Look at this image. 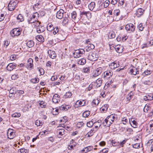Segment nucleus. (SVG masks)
<instances>
[{
  "instance_id": "nucleus-1",
  "label": "nucleus",
  "mask_w": 153,
  "mask_h": 153,
  "mask_svg": "<svg viewBox=\"0 0 153 153\" xmlns=\"http://www.w3.org/2000/svg\"><path fill=\"white\" fill-rule=\"evenodd\" d=\"M98 57L99 55L97 51H94L90 53L88 56V59L92 61L97 60Z\"/></svg>"
},
{
  "instance_id": "nucleus-2",
  "label": "nucleus",
  "mask_w": 153,
  "mask_h": 153,
  "mask_svg": "<svg viewBox=\"0 0 153 153\" xmlns=\"http://www.w3.org/2000/svg\"><path fill=\"white\" fill-rule=\"evenodd\" d=\"M17 2L16 1L14 0L11 1L9 3L8 5V10L10 11L14 10L17 6Z\"/></svg>"
},
{
  "instance_id": "nucleus-3",
  "label": "nucleus",
  "mask_w": 153,
  "mask_h": 153,
  "mask_svg": "<svg viewBox=\"0 0 153 153\" xmlns=\"http://www.w3.org/2000/svg\"><path fill=\"white\" fill-rule=\"evenodd\" d=\"M85 53V51L82 49L76 50L73 53L74 57L76 58H79L81 56Z\"/></svg>"
},
{
  "instance_id": "nucleus-4",
  "label": "nucleus",
  "mask_w": 153,
  "mask_h": 153,
  "mask_svg": "<svg viewBox=\"0 0 153 153\" xmlns=\"http://www.w3.org/2000/svg\"><path fill=\"white\" fill-rule=\"evenodd\" d=\"M21 32V30L19 28H15L11 30L10 34L12 36L14 37L15 36H19Z\"/></svg>"
},
{
  "instance_id": "nucleus-5",
  "label": "nucleus",
  "mask_w": 153,
  "mask_h": 153,
  "mask_svg": "<svg viewBox=\"0 0 153 153\" xmlns=\"http://www.w3.org/2000/svg\"><path fill=\"white\" fill-rule=\"evenodd\" d=\"M135 26L131 23L127 24L125 27L126 30L129 33L133 32L135 30Z\"/></svg>"
},
{
  "instance_id": "nucleus-6",
  "label": "nucleus",
  "mask_w": 153,
  "mask_h": 153,
  "mask_svg": "<svg viewBox=\"0 0 153 153\" xmlns=\"http://www.w3.org/2000/svg\"><path fill=\"white\" fill-rule=\"evenodd\" d=\"M40 22L39 23L38 25H33L37 26V31L38 33H40L43 32L45 29V27L43 26H40Z\"/></svg>"
},
{
  "instance_id": "nucleus-7",
  "label": "nucleus",
  "mask_w": 153,
  "mask_h": 153,
  "mask_svg": "<svg viewBox=\"0 0 153 153\" xmlns=\"http://www.w3.org/2000/svg\"><path fill=\"white\" fill-rule=\"evenodd\" d=\"M14 130L11 129H9L7 132V136L8 138L10 139H13L15 136V133Z\"/></svg>"
},
{
  "instance_id": "nucleus-8",
  "label": "nucleus",
  "mask_w": 153,
  "mask_h": 153,
  "mask_svg": "<svg viewBox=\"0 0 153 153\" xmlns=\"http://www.w3.org/2000/svg\"><path fill=\"white\" fill-rule=\"evenodd\" d=\"M113 73L112 71L110 70H107L104 72V77L106 79H108L111 77Z\"/></svg>"
},
{
  "instance_id": "nucleus-9",
  "label": "nucleus",
  "mask_w": 153,
  "mask_h": 153,
  "mask_svg": "<svg viewBox=\"0 0 153 153\" xmlns=\"http://www.w3.org/2000/svg\"><path fill=\"white\" fill-rule=\"evenodd\" d=\"M86 101L85 100H77L76 103V105L77 107L82 106L86 105Z\"/></svg>"
},
{
  "instance_id": "nucleus-10",
  "label": "nucleus",
  "mask_w": 153,
  "mask_h": 153,
  "mask_svg": "<svg viewBox=\"0 0 153 153\" xmlns=\"http://www.w3.org/2000/svg\"><path fill=\"white\" fill-rule=\"evenodd\" d=\"M64 11L62 9H60L58 11L56 14V17L59 19H62L63 16Z\"/></svg>"
},
{
  "instance_id": "nucleus-11",
  "label": "nucleus",
  "mask_w": 153,
  "mask_h": 153,
  "mask_svg": "<svg viewBox=\"0 0 153 153\" xmlns=\"http://www.w3.org/2000/svg\"><path fill=\"white\" fill-rule=\"evenodd\" d=\"M16 66L17 65L16 63H10L7 65V70L11 71L14 69Z\"/></svg>"
},
{
  "instance_id": "nucleus-12",
  "label": "nucleus",
  "mask_w": 153,
  "mask_h": 153,
  "mask_svg": "<svg viewBox=\"0 0 153 153\" xmlns=\"http://www.w3.org/2000/svg\"><path fill=\"white\" fill-rule=\"evenodd\" d=\"M48 53L49 57L51 59H55L57 56L56 53L54 51L49 50L48 51Z\"/></svg>"
},
{
  "instance_id": "nucleus-13",
  "label": "nucleus",
  "mask_w": 153,
  "mask_h": 153,
  "mask_svg": "<svg viewBox=\"0 0 153 153\" xmlns=\"http://www.w3.org/2000/svg\"><path fill=\"white\" fill-rule=\"evenodd\" d=\"M102 68L101 67H99L97 68L93 75V76L96 77L100 75L102 72Z\"/></svg>"
},
{
  "instance_id": "nucleus-14",
  "label": "nucleus",
  "mask_w": 153,
  "mask_h": 153,
  "mask_svg": "<svg viewBox=\"0 0 153 153\" xmlns=\"http://www.w3.org/2000/svg\"><path fill=\"white\" fill-rule=\"evenodd\" d=\"M112 123L111 121L109 120L107 118H106L103 121L102 125L103 126L106 127H109Z\"/></svg>"
},
{
  "instance_id": "nucleus-15",
  "label": "nucleus",
  "mask_w": 153,
  "mask_h": 153,
  "mask_svg": "<svg viewBox=\"0 0 153 153\" xmlns=\"http://www.w3.org/2000/svg\"><path fill=\"white\" fill-rule=\"evenodd\" d=\"M90 42V41H86V42L88 45L86 47L87 48L86 49V50L87 51H90L91 50L94 49V45L92 44L89 43Z\"/></svg>"
},
{
  "instance_id": "nucleus-16",
  "label": "nucleus",
  "mask_w": 153,
  "mask_h": 153,
  "mask_svg": "<svg viewBox=\"0 0 153 153\" xmlns=\"http://www.w3.org/2000/svg\"><path fill=\"white\" fill-rule=\"evenodd\" d=\"M144 12V10L141 8H139L137 9L136 13V14L137 17H140L142 15Z\"/></svg>"
},
{
  "instance_id": "nucleus-17",
  "label": "nucleus",
  "mask_w": 153,
  "mask_h": 153,
  "mask_svg": "<svg viewBox=\"0 0 153 153\" xmlns=\"http://www.w3.org/2000/svg\"><path fill=\"white\" fill-rule=\"evenodd\" d=\"M60 99L59 96L58 94H55L53 97V102L55 103H58L60 101Z\"/></svg>"
},
{
  "instance_id": "nucleus-18",
  "label": "nucleus",
  "mask_w": 153,
  "mask_h": 153,
  "mask_svg": "<svg viewBox=\"0 0 153 153\" xmlns=\"http://www.w3.org/2000/svg\"><path fill=\"white\" fill-rule=\"evenodd\" d=\"M131 75H136L139 73V71L135 68L134 67L133 68H131L129 72Z\"/></svg>"
},
{
  "instance_id": "nucleus-19",
  "label": "nucleus",
  "mask_w": 153,
  "mask_h": 153,
  "mask_svg": "<svg viewBox=\"0 0 153 153\" xmlns=\"http://www.w3.org/2000/svg\"><path fill=\"white\" fill-rule=\"evenodd\" d=\"M70 108H71V107L69 105H61V106H59V110L60 111H66L68 110Z\"/></svg>"
},
{
  "instance_id": "nucleus-20",
  "label": "nucleus",
  "mask_w": 153,
  "mask_h": 153,
  "mask_svg": "<svg viewBox=\"0 0 153 153\" xmlns=\"http://www.w3.org/2000/svg\"><path fill=\"white\" fill-rule=\"evenodd\" d=\"M115 49L116 52L119 53H121L123 51V47L120 45H117Z\"/></svg>"
},
{
  "instance_id": "nucleus-21",
  "label": "nucleus",
  "mask_w": 153,
  "mask_h": 153,
  "mask_svg": "<svg viewBox=\"0 0 153 153\" xmlns=\"http://www.w3.org/2000/svg\"><path fill=\"white\" fill-rule=\"evenodd\" d=\"M20 72L19 70H16V72L15 74L12 75L11 77V79L12 80H15L17 79L19 77L18 74Z\"/></svg>"
},
{
  "instance_id": "nucleus-22",
  "label": "nucleus",
  "mask_w": 153,
  "mask_h": 153,
  "mask_svg": "<svg viewBox=\"0 0 153 153\" xmlns=\"http://www.w3.org/2000/svg\"><path fill=\"white\" fill-rule=\"evenodd\" d=\"M93 149V147L91 146H88L85 148L81 151L82 153H86L87 152Z\"/></svg>"
},
{
  "instance_id": "nucleus-23",
  "label": "nucleus",
  "mask_w": 153,
  "mask_h": 153,
  "mask_svg": "<svg viewBox=\"0 0 153 153\" xmlns=\"http://www.w3.org/2000/svg\"><path fill=\"white\" fill-rule=\"evenodd\" d=\"M133 94L132 91L129 93L127 95L126 99L127 100V103H128L129 101L132 99L133 95Z\"/></svg>"
},
{
  "instance_id": "nucleus-24",
  "label": "nucleus",
  "mask_w": 153,
  "mask_h": 153,
  "mask_svg": "<svg viewBox=\"0 0 153 153\" xmlns=\"http://www.w3.org/2000/svg\"><path fill=\"white\" fill-rule=\"evenodd\" d=\"M33 59H32L30 58L28 59L27 61V66L28 68H31L33 67Z\"/></svg>"
},
{
  "instance_id": "nucleus-25",
  "label": "nucleus",
  "mask_w": 153,
  "mask_h": 153,
  "mask_svg": "<svg viewBox=\"0 0 153 153\" xmlns=\"http://www.w3.org/2000/svg\"><path fill=\"white\" fill-rule=\"evenodd\" d=\"M102 80L100 78L97 79L95 83L96 87L97 88L100 87L102 84Z\"/></svg>"
},
{
  "instance_id": "nucleus-26",
  "label": "nucleus",
  "mask_w": 153,
  "mask_h": 153,
  "mask_svg": "<svg viewBox=\"0 0 153 153\" xmlns=\"http://www.w3.org/2000/svg\"><path fill=\"white\" fill-rule=\"evenodd\" d=\"M27 21L29 24H31L32 23H35L36 22L35 25H38V23L39 22V21L36 20L35 19H33L32 18L30 17V18L27 19Z\"/></svg>"
},
{
  "instance_id": "nucleus-27",
  "label": "nucleus",
  "mask_w": 153,
  "mask_h": 153,
  "mask_svg": "<svg viewBox=\"0 0 153 153\" xmlns=\"http://www.w3.org/2000/svg\"><path fill=\"white\" fill-rule=\"evenodd\" d=\"M119 64H117L115 62H113L109 65V66L110 67L111 69H114L115 68L118 67Z\"/></svg>"
},
{
  "instance_id": "nucleus-28",
  "label": "nucleus",
  "mask_w": 153,
  "mask_h": 153,
  "mask_svg": "<svg viewBox=\"0 0 153 153\" xmlns=\"http://www.w3.org/2000/svg\"><path fill=\"white\" fill-rule=\"evenodd\" d=\"M129 122L131 123V122L132 123V125L133 126L132 127L134 128H136L137 127V123L136 121H135L133 119V118H131V120H129ZM131 125L132 126V124H131Z\"/></svg>"
},
{
  "instance_id": "nucleus-29",
  "label": "nucleus",
  "mask_w": 153,
  "mask_h": 153,
  "mask_svg": "<svg viewBox=\"0 0 153 153\" xmlns=\"http://www.w3.org/2000/svg\"><path fill=\"white\" fill-rule=\"evenodd\" d=\"M95 6V3L94 2H91L88 5L89 9L91 10H93Z\"/></svg>"
},
{
  "instance_id": "nucleus-30",
  "label": "nucleus",
  "mask_w": 153,
  "mask_h": 153,
  "mask_svg": "<svg viewBox=\"0 0 153 153\" xmlns=\"http://www.w3.org/2000/svg\"><path fill=\"white\" fill-rule=\"evenodd\" d=\"M115 114H111L110 115L108 116L107 117V118L109 120L111 121L112 123H113L114 121V120L115 119Z\"/></svg>"
},
{
  "instance_id": "nucleus-31",
  "label": "nucleus",
  "mask_w": 153,
  "mask_h": 153,
  "mask_svg": "<svg viewBox=\"0 0 153 153\" xmlns=\"http://www.w3.org/2000/svg\"><path fill=\"white\" fill-rule=\"evenodd\" d=\"M84 15H85L87 16H88V15H89V16H90L91 15V13L88 12H80V16L81 18L82 17V16Z\"/></svg>"
},
{
  "instance_id": "nucleus-32",
  "label": "nucleus",
  "mask_w": 153,
  "mask_h": 153,
  "mask_svg": "<svg viewBox=\"0 0 153 153\" xmlns=\"http://www.w3.org/2000/svg\"><path fill=\"white\" fill-rule=\"evenodd\" d=\"M86 62V59L83 58H82L79 59L78 62V64H79L82 65L85 64Z\"/></svg>"
},
{
  "instance_id": "nucleus-33",
  "label": "nucleus",
  "mask_w": 153,
  "mask_h": 153,
  "mask_svg": "<svg viewBox=\"0 0 153 153\" xmlns=\"http://www.w3.org/2000/svg\"><path fill=\"white\" fill-rule=\"evenodd\" d=\"M54 29V27L51 24H48L47 27V30L49 31H52Z\"/></svg>"
},
{
  "instance_id": "nucleus-34",
  "label": "nucleus",
  "mask_w": 153,
  "mask_h": 153,
  "mask_svg": "<svg viewBox=\"0 0 153 153\" xmlns=\"http://www.w3.org/2000/svg\"><path fill=\"white\" fill-rule=\"evenodd\" d=\"M34 45V42L31 40L28 41L27 43V46L29 48L32 47Z\"/></svg>"
},
{
  "instance_id": "nucleus-35",
  "label": "nucleus",
  "mask_w": 153,
  "mask_h": 153,
  "mask_svg": "<svg viewBox=\"0 0 153 153\" xmlns=\"http://www.w3.org/2000/svg\"><path fill=\"white\" fill-rule=\"evenodd\" d=\"M36 39L39 42H43L44 41V39L43 36L41 35L37 36Z\"/></svg>"
},
{
  "instance_id": "nucleus-36",
  "label": "nucleus",
  "mask_w": 153,
  "mask_h": 153,
  "mask_svg": "<svg viewBox=\"0 0 153 153\" xmlns=\"http://www.w3.org/2000/svg\"><path fill=\"white\" fill-rule=\"evenodd\" d=\"M39 14L37 12L33 13V14L31 17L33 19H35L37 20L38 18L39 17Z\"/></svg>"
},
{
  "instance_id": "nucleus-37",
  "label": "nucleus",
  "mask_w": 153,
  "mask_h": 153,
  "mask_svg": "<svg viewBox=\"0 0 153 153\" xmlns=\"http://www.w3.org/2000/svg\"><path fill=\"white\" fill-rule=\"evenodd\" d=\"M120 13V10L118 9L114 10L113 12V17L114 18L118 16L119 15Z\"/></svg>"
},
{
  "instance_id": "nucleus-38",
  "label": "nucleus",
  "mask_w": 153,
  "mask_h": 153,
  "mask_svg": "<svg viewBox=\"0 0 153 153\" xmlns=\"http://www.w3.org/2000/svg\"><path fill=\"white\" fill-rule=\"evenodd\" d=\"M90 113L89 111H86L83 113L82 114V117H87L89 116Z\"/></svg>"
},
{
  "instance_id": "nucleus-39",
  "label": "nucleus",
  "mask_w": 153,
  "mask_h": 153,
  "mask_svg": "<svg viewBox=\"0 0 153 153\" xmlns=\"http://www.w3.org/2000/svg\"><path fill=\"white\" fill-rule=\"evenodd\" d=\"M17 19L19 22H22L24 21V19L22 15L21 14H19L17 17Z\"/></svg>"
},
{
  "instance_id": "nucleus-40",
  "label": "nucleus",
  "mask_w": 153,
  "mask_h": 153,
  "mask_svg": "<svg viewBox=\"0 0 153 153\" xmlns=\"http://www.w3.org/2000/svg\"><path fill=\"white\" fill-rule=\"evenodd\" d=\"M39 105L42 108H45L46 105V103L43 101H41L39 102Z\"/></svg>"
},
{
  "instance_id": "nucleus-41",
  "label": "nucleus",
  "mask_w": 153,
  "mask_h": 153,
  "mask_svg": "<svg viewBox=\"0 0 153 153\" xmlns=\"http://www.w3.org/2000/svg\"><path fill=\"white\" fill-rule=\"evenodd\" d=\"M72 95V94L71 93V92L68 91L65 93V94L64 96V97L65 98H70L71 97Z\"/></svg>"
},
{
  "instance_id": "nucleus-42",
  "label": "nucleus",
  "mask_w": 153,
  "mask_h": 153,
  "mask_svg": "<svg viewBox=\"0 0 153 153\" xmlns=\"http://www.w3.org/2000/svg\"><path fill=\"white\" fill-rule=\"evenodd\" d=\"M71 17L72 19L75 20L76 19L77 16V13L75 11H73L71 13Z\"/></svg>"
},
{
  "instance_id": "nucleus-43",
  "label": "nucleus",
  "mask_w": 153,
  "mask_h": 153,
  "mask_svg": "<svg viewBox=\"0 0 153 153\" xmlns=\"http://www.w3.org/2000/svg\"><path fill=\"white\" fill-rule=\"evenodd\" d=\"M111 143V144L113 146H118L119 145V142H117L115 141L114 140H112Z\"/></svg>"
},
{
  "instance_id": "nucleus-44",
  "label": "nucleus",
  "mask_w": 153,
  "mask_h": 153,
  "mask_svg": "<svg viewBox=\"0 0 153 153\" xmlns=\"http://www.w3.org/2000/svg\"><path fill=\"white\" fill-rule=\"evenodd\" d=\"M94 131V129H91V130L88 133L86 134V136H87V137H89L93 135L94 134V132H93Z\"/></svg>"
},
{
  "instance_id": "nucleus-45",
  "label": "nucleus",
  "mask_w": 153,
  "mask_h": 153,
  "mask_svg": "<svg viewBox=\"0 0 153 153\" xmlns=\"http://www.w3.org/2000/svg\"><path fill=\"white\" fill-rule=\"evenodd\" d=\"M5 16L4 13H3L2 12L0 13V22L3 21Z\"/></svg>"
},
{
  "instance_id": "nucleus-46",
  "label": "nucleus",
  "mask_w": 153,
  "mask_h": 153,
  "mask_svg": "<svg viewBox=\"0 0 153 153\" xmlns=\"http://www.w3.org/2000/svg\"><path fill=\"white\" fill-rule=\"evenodd\" d=\"M110 3V1L109 0H106L104 3V7L105 8L107 7Z\"/></svg>"
},
{
  "instance_id": "nucleus-47",
  "label": "nucleus",
  "mask_w": 153,
  "mask_h": 153,
  "mask_svg": "<svg viewBox=\"0 0 153 153\" xmlns=\"http://www.w3.org/2000/svg\"><path fill=\"white\" fill-rule=\"evenodd\" d=\"M108 107V105H104L101 108L102 111H106L107 110Z\"/></svg>"
},
{
  "instance_id": "nucleus-48",
  "label": "nucleus",
  "mask_w": 153,
  "mask_h": 153,
  "mask_svg": "<svg viewBox=\"0 0 153 153\" xmlns=\"http://www.w3.org/2000/svg\"><path fill=\"white\" fill-rule=\"evenodd\" d=\"M68 19L67 18L65 17L62 23L63 25H66L68 24Z\"/></svg>"
},
{
  "instance_id": "nucleus-49",
  "label": "nucleus",
  "mask_w": 153,
  "mask_h": 153,
  "mask_svg": "<svg viewBox=\"0 0 153 153\" xmlns=\"http://www.w3.org/2000/svg\"><path fill=\"white\" fill-rule=\"evenodd\" d=\"M30 82L33 83H37L39 81V79L38 78L33 79L30 80Z\"/></svg>"
},
{
  "instance_id": "nucleus-50",
  "label": "nucleus",
  "mask_w": 153,
  "mask_h": 153,
  "mask_svg": "<svg viewBox=\"0 0 153 153\" xmlns=\"http://www.w3.org/2000/svg\"><path fill=\"white\" fill-rule=\"evenodd\" d=\"M90 68H83L82 71L85 73H88L90 72Z\"/></svg>"
},
{
  "instance_id": "nucleus-51",
  "label": "nucleus",
  "mask_w": 153,
  "mask_h": 153,
  "mask_svg": "<svg viewBox=\"0 0 153 153\" xmlns=\"http://www.w3.org/2000/svg\"><path fill=\"white\" fill-rule=\"evenodd\" d=\"M58 131L59 134V135H62L65 134V130L63 129H60Z\"/></svg>"
},
{
  "instance_id": "nucleus-52",
  "label": "nucleus",
  "mask_w": 153,
  "mask_h": 153,
  "mask_svg": "<svg viewBox=\"0 0 153 153\" xmlns=\"http://www.w3.org/2000/svg\"><path fill=\"white\" fill-rule=\"evenodd\" d=\"M94 124V123H93V121H90L87 123V126L88 127H91L93 126Z\"/></svg>"
},
{
  "instance_id": "nucleus-53",
  "label": "nucleus",
  "mask_w": 153,
  "mask_h": 153,
  "mask_svg": "<svg viewBox=\"0 0 153 153\" xmlns=\"http://www.w3.org/2000/svg\"><path fill=\"white\" fill-rule=\"evenodd\" d=\"M53 34L54 35H55L58 32L59 29L57 27H55L53 29Z\"/></svg>"
},
{
  "instance_id": "nucleus-54",
  "label": "nucleus",
  "mask_w": 153,
  "mask_h": 153,
  "mask_svg": "<svg viewBox=\"0 0 153 153\" xmlns=\"http://www.w3.org/2000/svg\"><path fill=\"white\" fill-rule=\"evenodd\" d=\"M147 98H148V101L151 100H153V95L151 94L150 95H147Z\"/></svg>"
},
{
  "instance_id": "nucleus-55",
  "label": "nucleus",
  "mask_w": 153,
  "mask_h": 153,
  "mask_svg": "<svg viewBox=\"0 0 153 153\" xmlns=\"http://www.w3.org/2000/svg\"><path fill=\"white\" fill-rule=\"evenodd\" d=\"M84 123L82 122H78L76 124L77 127L79 128H80L83 126Z\"/></svg>"
},
{
  "instance_id": "nucleus-56",
  "label": "nucleus",
  "mask_w": 153,
  "mask_h": 153,
  "mask_svg": "<svg viewBox=\"0 0 153 153\" xmlns=\"http://www.w3.org/2000/svg\"><path fill=\"white\" fill-rule=\"evenodd\" d=\"M108 151V148L104 149L100 151V153H107Z\"/></svg>"
},
{
  "instance_id": "nucleus-57",
  "label": "nucleus",
  "mask_w": 153,
  "mask_h": 153,
  "mask_svg": "<svg viewBox=\"0 0 153 153\" xmlns=\"http://www.w3.org/2000/svg\"><path fill=\"white\" fill-rule=\"evenodd\" d=\"M109 35L110 38H114L115 36V34L114 32H111L109 33Z\"/></svg>"
},
{
  "instance_id": "nucleus-58",
  "label": "nucleus",
  "mask_w": 153,
  "mask_h": 153,
  "mask_svg": "<svg viewBox=\"0 0 153 153\" xmlns=\"http://www.w3.org/2000/svg\"><path fill=\"white\" fill-rule=\"evenodd\" d=\"M102 124V121L101 120H98L97 121L94 123V125H97L98 126H100Z\"/></svg>"
},
{
  "instance_id": "nucleus-59",
  "label": "nucleus",
  "mask_w": 153,
  "mask_h": 153,
  "mask_svg": "<svg viewBox=\"0 0 153 153\" xmlns=\"http://www.w3.org/2000/svg\"><path fill=\"white\" fill-rule=\"evenodd\" d=\"M138 28L140 30L142 31L143 30L144 27L143 26L142 24L140 23L138 25Z\"/></svg>"
},
{
  "instance_id": "nucleus-60",
  "label": "nucleus",
  "mask_w": 153,
  "mask_h": 153,
  "mask_svg": "<svg viewBox=\"0 0 153 153\" xmlns=\"http://www.w3.org/2000/svg\"><path fill=\"white\" fill-rule=\"evenodd\" d=\"M21 115L19 113H16L12 114V116L13 117H20Z\"/></svg>"
},
{
  "instance_id": "nucleus-61",
  "label": "nucleus",
  "mask_w": 153,
  "mask_h": 153,
  "mask_svg": "<svg viewBox=\"0 0 153 153\" xmlns=\"http://www.w3.org/2000/svg\"><path fill=\"white\" fill-rule=\"evenodd\" d=\"M92 103L93 104L97 105L99 103V101L97 100H94L92 101Z\"/></svg>"
},
{
  "instance_id": "nucleus-62",
  "label": "nucleus",
  "mask_w": 153,
  "mask_h": 153,
  "mask_svg": "<svg viewBox=\"0 0 153 153\" xmlns=\"http://www.w3.org/2000/svg\"><path fill=\"white\" fill-rule=\"evenodd\" d=\"M24 91H23L22 90H19L17 91V92L16 93H15V94H14V95H15L16 94L18 93L19 94V95H20V94H24Z\"/></svg>"
},
{
  "instance_id": "nucleus-63",
  "label": "nucleus",
  "mask_w": 153,
  "mask_h": 153,
  "mask_svg": "<svg viewBox=\"0 0 153 153\" xmlns=\"http://www.w3.org/2000/svg\"><path fill=\"white\" fill-rule=\"evenodd\" d=\"M39 71L40 72V74L41 75H43L44 74L45 72L44 70L42 68H40L39 70Z\"/></svg>"
},
{
  "instance_id": "nucleus-64",
  "label": "nucleus",
  "mask_w": 153,
  "mask_h": 153,
  "mask_svg": "<svg viewBox=\"0 0 153 153\" xmlns=\"http://www.w3.org/2000/svg\"><path fill=\"white\" fill-rule=\"evenodd\" d=\"M140 145L138 143H136L133 145V147L134 148L137 149L139 147Z\"/></svg>"
}]
</instances>
